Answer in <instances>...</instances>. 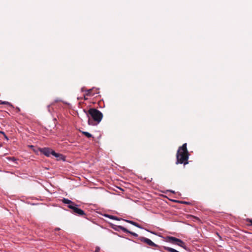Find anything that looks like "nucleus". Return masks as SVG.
I'll return each instance as SVG.
<instances>
[{
	"instance_id": "7ed1b4c3",
	"label": "nucleus",
	"mask_w": 252,
	"mask_h": 252,
	"mask_svg": "<svg viewBox=\"0 0 252 252\" xmlns=\"http://www.w3.org/2000/svg\"><path fill=\"white\" fill-rule=\"evenodd\" d=\"M165 241L167 242L178 245L180 247H181L186 249V246L185 243L181 240L178 239L176 237H174L172 236H167L165 238Z\"/></svg>"
},
{
	"instance_id": "0eeeda50",
	"label": "nucleus",
	"mask_w": 252,
	"mask_h": 252,
	"mask_svg": "<svg viewBox=\"0 0 252 252\" xmlns=\"http://www.w3.org/2000/svg\"><path fill=\"white\" fill-rule=\"evenodd\" d=\"M40 151L47 157H49L52 155V152L54 151L48 148H44L42 149Z\"/></svg>"
},
{
	"instance_id": "dca6fc26",
	"label": "nucleus",
	"mask_w": 252,
	"mask_h": 252,
	"mask_svg": "<svg viewBox=\"0 0 252 252\" xmlns=\"http://www.w3.org/2000/svg\"><path fill=\"white\" fill-rule=\"evenodd\" d=\"M99 251H100L99 247H96L94 252H99Z\"/></svg>"
},
{
	"instance_id": "5701e85b",
	"label": "nucleus",
	"mask_w": 252,
	"mask_h": 252,
	"mask_svg": "<svg viewBox=\"0 0 252 252\" xmlns=\"http://www.w3.org/2000/svg\"><path fill=\"white\" fill-rule=\"evenodd\" d=\"M0 146H1V145L0 144Z\"/></svg>"
},
{
	"instance_id": "6ab92c4d",
	"label": "nucleus",
	"mask_w": 252,
	"mask_h": 252,
	"mask_svg": "<svg viewBox=\"0 0 252 252\" xmlns=\"http://www.w3.org/2000/svg\"><path fill=\"white\" fill-rule=\"evenodd\" d=\"M113 220H120V219L117 218V217L114 216V218Z\"/></svg>"
},
{
	"instance_id": "9b49d317",
	"label": "nucleus",
	"mask_w": 252,
	"mask_h": 252,
	"mask_svg": "<svg viewBox=\"0 0 252 252\" xmlns=\"http://www.w3.org/2000/svg\"><path fill=\"white\" fill-rule=\"evenodd\" d=\"M124 220L129 223H130V224L133 225L134 226H135L137 227H138L139 228H142V227L138 223H137L134 221H133L132 220Z\"/></svg>"
},
{
	"instance_id": "423d86ee",
	"label": "nucleus",
	"mask_w": 252,
	"mask_h": 252,
	"mask_svg": "<svg viewBox=\"0 0 252 252\" xmlns=\"http://www.w3.org/2000/svg\"><path fill=\"white\" fill-rule=\"evenodd\" d=\"M117 227L118 228V229L115 228V230H119V229H120V230H122L123 232L127 233H129L135 237H137L138 236V235L136 233L129 231L127 229L124 227V226L119 225V226H117Z\"/></svg>"
},
{
	"instance_id": "a211bd4d",
	"label": "nucleus",
	"mask_w": 252,
	"mask_h": 252,
	"mask_svg": "<svg viewBox=\"0 0 252 252\" xmlns=\"http://www.w3.org/2000/svg\"><path fill=\"white\" fill-rule=\"evenodd\" d=\"M0 132L4 135V136L5 139H6L7 140L8 139L7 137V136L5 134V133L3 132Z\"/></svg>"
},
{
	"instance_id": "39448f33",
	"label": "nucleus",
	"mask_w": 252,
	"mask_h": 252,
	"mask_svg": "<svg viewBox=\"0 0 252 252\" xmlns=\"http://www.w3.org/2000/svg\"><path fill=\"white\" fill-rule=\"evenodd\" d=\"M139 240L141 242H144L150 246L155 247L158 248H159V246L155 244L153 242H152L150 239L148 238L142 237L140 238Z\"/></svg>"
},
{
	"instance_id": "6e6552de",
	"label": "nucleus",
	"mask_w": 252,
	"mask_h": 252,
	"mask_svg": "<svg viewBox=\"0 0 252 252\" xmlns=\"http://www.w3.org/2000/svg\"><path fill=\"white\" fill-rule=\"evenodd\" d=\"M97 89H94L93 88V89H92L88 90L87 91V93L86 94V95H87V96H94L95 94H97Z\"/></svg>"
},
{
	"instance_id": "aec40b11",
	"label": "nucleus",
	"mask_w": 252,
	"mask_h": 252,
	"mask_svg": "<svg viewBox=\"0 0 252 252\" xmlns=\"http://www.w3.org/2000/svg\"><path fill=\"white\" fill-rule=\"evenodd\" d=\"M181 203H182L183 204H189V202H186V201H182Z\"/></svg>"
},
{
	"instance_id": "20e7f679",
	"label": "nucleus",
	"mask_w": 252,
	"mask_h": 252,
	"mask_svg": "<svg viewBox=\"0 0 252 252\" xmlns=\"http://www.w3.org/2000/svg\"><path fill=\"white\" fill-rule=\"evenodd\" d=\"M68 207L72 210V213L79 216L84 217L85 218V213L83 210L77 207V205H68Z\"/></svg>"
},
{
	"instance_id": "412c9836",
	"label": "nucleus",
	"mask_w": 252,
	"mask_h": 252,
	"mask_svg": "<svg viewBox=\"0 0 252 252\" xmlns=\"http://www.w3.org/2000/svg\"><path fill=\"white\" fill-rule=\"evenodd\" d=\"M60 230V228H55V230Z\"/></svg>"
},
{
	"instance_id": "f03ea898",
	"label": "nucleus",
	"mask_w": 252,
	"mask_h": 252,
	"mask_svg": "<svg viewBox=\"0 0 252 252\" xmlns=\"http://www.w3.org/2000/svg\"><path fill=\"white\" fill-rule=\"evenodd\" d=\"M88 113L92 117V119L89 118L88 120V124L90 125H96L100 123L103 118L102 113L95 108L90 109Z\"/></svg>"
},
{
	"instance_id": "ddd939ff",
	"label": "nucleus",
	"mask_w": 252,
	"mask_h": 252,
	"mask_svg": "<svg viewBox=\"0 0 252 252\" xmlns=\"http://www.w3.org/2000/svg\"><path fill=\"white\" fill-rule=\"evenodd\" d=\"M0 104L8 105L11 107H12V105L8 101H2L1 100H0Z\"/></svg>"
},
{
	"instance_id": "4be33fe9",
	"label": "nucleus",
	"mask_w": 252,
	"mask_h": 252,
	"mask_svg": "<svg viewBox=\"0 0 252 252\" xmlns=\"http://www.w3.org/2000/svg\"><path fill=\"white\" fill-rule=\"evenodd\" d=\"M0 146H1V145L0 144Z\"/></svg>"
},
{
	"instance_id": "4468645a",
	"label": "nucleus",
	"mask_w": 252,
	"mask_h": 252,
	"mask_svg": "<svg viewBox=\"0 0 252 252\" xmlns=\"http://www.w3.org/2000/svg\"><path fill=\"white\" fill-rule=\"evenodd\" d=\"M6 158L9 161H13V162H15V161H16V158H15L14 157H7V158Z\"/></svg>"
},
{
	"instance_id": "f3484780",
	"label": "nucleus",
	"mask_w": 252,
	"mask_h": 252,
	"mask_svg": "<svg viewBox=\"0 0 252 252\" xmlns=\"http://www.w3.org/2000/svg\"><path fill=\"white\" fill-rule=\"evenodd\" d=\"M247 221L248 222H250V223H251V224H250V225H252V219H248L247 220Z\"/></svg>"
},
{
	"instance_id": "f8f14e48",
	"label": "nucleus",
	"mask_w": 252,
	"mask_h": 252,
	"mask_svg": "<svg viewBox=\"0 0 252 252\" xmlns=\"http://www.w3.org/2000/svg\"><path fill=\"white\" fill-rule=\"evenodd\" d=\"M81 132L82 133V134L83 135H84L85 136H86L88 138H91V137H92V135L91 133H89L88 132H86V131H81Z\"/></svg>"
},
{
	"instance_id": "9d476101",
	"label": "nucleus",
	"mask_w": 252,
	"mask_h": 252,
	"mask_svg": "<svg viewBox=\"0 0 252 252\" xmlns=\"http://www.w3.org/2000/svg\"><path fill=\"white\" fill-rule=\"evenodd\" d=\"M62 202L64 204H68V205H75V204L72 202V201L67 199V198H63L62 200Z\"/></svg>"
},
{
	"instance_id": "2eb2a0df",
	"label": "nucleus",
	"mask_w": 252,
	"mask_h": 252,
	"mask_svg": "<svg viewBox=\"0 0 252 252\" xmlns=\"http://www.w3.org/2000/svg\"><path fill=\"white\" fill-rule=\"evenodd\" d=\"M105 217H106L107 218H108L109 219H113L114 218V216H112V215H105Z\"/></svg>"
},
{
	"instance_id": "1a4fd4ad",
	"label": "nucleus",
	"mask_w": 252,
	"mask_h": 252,
	"mask_svg": "<svg viewBox=\"0 0 252 252\" xmlns=\"http://www.w3.org/2000/svg\"><path fill=\"white\" fill-rule=\"evenodd\" d=\"M52 155L58 158V160H65V157L62 154L57 153L55 151L52 152Z\"/></svg>"
},
{
	"instance_id": "f257e3e1",
	"label": "nucleus",
	"mask_w": 252,
	"mask_h": 252,
	"mask_svg": "<svg viewBox=\"0 0 252 252\" xmlns=\"http://www.w3.org/2000/svg\"><path fill=\"white\" fill-rule=\"evenodd\" d=\"M189 154L187 147V143H184L182 146L179 147L176 154L177 164H184V165L188 163V159Z\"/></svg>"
}]
</instances>
